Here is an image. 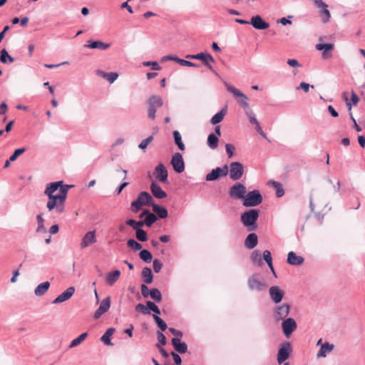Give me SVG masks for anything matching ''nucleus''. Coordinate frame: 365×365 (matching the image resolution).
<instances>
[{
	"label": "nucleus",
	"instance_id": "obj_1",
	"mask_svg": "<svg viewBox=\"0 0 365 365\" xmlns=\"http://www.w3.org/2000/svg\"><path fill=\"white\" fill-rule=\"evenodd\" d=\"M60 182H50L47 184L44 190V195L48 198L46 203V207L48 211L55 210L56 213L61 214L65 210V202L59 196V194L54 195V192L58 190Z\"/></svg>",
	"mask_w": 365,
	"mask_h": 365
},
{
	"label": "nucleus",
	"instance_id": "obj_2",
	"mask_svg": "<svg viewBox=\"0 0 365 365\" xmlns=\"http://www.w3.org/2000/svg\"><path fill=\"white\" fill-rule=\"evenodd\" d=\"M259 216V210L251 209L241 214L240 221L248 231H255L257 228V221Z\"/></svg>",
	"mask_w": 365,
	"mask_h": 365
},
{
	"label": "nucleus",
	"instance_id": "obj_3",
	"mask_svg": "<svg viewBox=\"0 0 365 365\" xmlns=\"http://www.w3.org/2000/svg\"><path fill=\"white\" fill-rule=\"evenodd\" d=\"M153 202V198L150 193L146 191H142L138 195L137 199L131 202V210L137 213L141 210L143 206L151 205Z\"/></svg>",
	"mask_w": 365,
	"mask_h": 365
},
{
	"label": "nucleus",
	"instance_id": "obj_4",
	"mask_svg": "<svg viewBox=\"0 0 365 365\" xmlns=\"http://www.w3.org/2000/svg\"><path fill=\"white\" fill-rule=\"evenodd\" d=\"M263 200L262 195L259 190H253L246 192L245 196L242 200V205L245 207H256L262 203Z\"/></svg>",
	"mask_w": 365,
	"mask_h": 365
},
{
	"label": "nucleus",
	"instance_id": "obj_5",
	"mask_svg": "<svg viewBox=\"0 0 365 365\" xmlns=\"http://www.w3.org/2000/svg\"><path fill=\"white\" fill-rule=\"evenodd\" d=\"M228 165L225 164L222 167H217L212 169L205 176V180L208 182L215 181L221 178H225L228 175Z\"/></svg>",
	"mask_w": 365,
	"mask_h": 365
},
{
	"label": "nucleus",
	"instance_id": "obj_6",
	"mask_svg": "<svg viewBox=\"0 0 365 365\" xmlns=\"http://www.w3.org/2000/svg\"><path fill=\"white\" fill-rule=\"evenodd\" d=\"M229 167L228 174L230 178L233 181H237L243 176L245 170L242 163L240 162H232Z\"/></svg>",
	"mask_w": 365,
	"mask_h": 365
},
{
	"label": "nucleus",
	"instance_id": "obj_7",
	"mask_svg": "<svg viewBox=\"0 0 365 365\" xmlns=\"http://www.w3.org/2000/svg\"><path fill=\"white\" fill-rule=\"evenodd\" d=\"M246 192V186L242 182H237L230 187L229 195L232 199L243 200Z\"/></svg>",
	"mask_w": 365,
	"mask_h": 365
},
{
	"label": "nucleus",
	"instance_id": "obj_8",
	"mask_svg": "<svg viewBox=\"0 0 365 365\" xmlns=\"http://www.w3.org/2000/svg\"><path fill=\"white\" fill-rule=\"evenodd\" d=\"M291 309L290 304L284 303L276 306L273 309V317L276 322L286 319L289 314Z\"/></svg>",
	"mask_w": 365,
	"mask_h": 365
},
{
	"label": "nucleus",
	"instance_id": "obj_9",
	"mask_svg": "<svg viewBox=\"0 0 365 365\" xmlns=\"http://www.w3.org/2000/svg\"><path fill=\"white\" fill-rule=\"evenodd\" d=\"M247 285L251 291L262 292L267 288V284L263 281L260 280L258 274H255L249 277L247 280Z\"/></svg>",
	"mask_w": 365,
	"mask_h": 365
},
{
	"label": "nucleus",
	"instance_id": "obj_10",
	"mask_svg": "<svg viewBox=\"0 0 365 365\" xmlns=\"http://www.w3.org/2000/svg\"><path fill=\"white\" fill-rule=\"evenodd\" d=\"M196 60L201 61L203 64L212 72L216 76L219 77L218 73L216 72V71L214 69L212 66L210 64L211 63L215 62L214 58L212 56L211 54L207 52H200L198 53H196Z\"/></svg>",
	"mask_w": 365,
	"mask_h": 365
},
{
	"label": "nucleus",
	"instance_id": "obj_11",
	"mask_svg": "<svg viewBox=\"0 0 365 365\" xmlns=\"http://www.w3.org/2000/svg\"><path fill=\"white\" fill-rule=\"evenodd\" d=\"M297 324L296 321L289 317L282 322V329L283 334L287 338H289L291 334L297 329Z\"/></svg>",
	"mask_w": 365,
	"mask_h": 365
},
{
	"label": "nucleus",
	"instance_id": "obj_12",
	"mask_svg": "<svg viewBox=\"0 0 365 365\" xmlns=\"http://www.w3.org/2000/svg\"><path fill=\"white\" fill-rule=\"evenodd\" d=\"M170 164L177 173H182L185 170V163L181 153H175L173 155Z\"/></svg>",
	"mask_w": 365,
	"mask_h": 365
},
{
	"label": "nucleus",
	"instance_id": "obj_13",
	"mask_svg": "<svg viewBox=\"0 0 365 365\" xmlns=\"http://www.w3.org/2000/svg\"><path fill=\"white\" fill-rule=\"evenodd\" d=\"M292 351L291 344L289 341L282 344L277 353V361L279 364L285 361L289 356Z\"/></svg>",
	"mask_w": 365,
	"mask_h": 365
},
{
	"label": "nucleus",
	"instance_id": "obj_14",
	"mask_svg": "<svg viewBox=\"0 0 365 365\" xmlns=\"http://www.w3.org/2000/svg\"><path fill=\"white\" fill-rule=\"evenodd\" d=\"M271 300L274 304H279L284 296V292L279 286H272L269 289Z\"/></svg>",
	"mask_w": 365,
	"mask_h": 365
},
{
	"label": "nucleus",
	"instance_id": "obj_15",
	"mask_svg": "<svg viewBox=\"0 0 365 365\" xmlns=\"http://www.w3.org/2000/svg\"><path fill=\"white\" fill-rule=\"evenodd\" d=\"M250 23L254 29L257 30H265L269 27V24L264 21L259 15L252 16Z\"/></svg>",
	"mask_w": 365,
	"mask_h": 365
},
{
	"label": "nucleus",
	"instance_id": "obj_16",
	"mask_svg": "<svg viewBox=\"0 0 365 365\" xmlns=\"http://www.w3.org/2000/svg\"><path fill=\"white\" fill-rule=\"evenodd\" d=\"M315 6L320 9V14L322 16L323 23H327L329 21L331 18V14L329 11L328 10V5L324 3L322 0H314Z\"/></svg>",
	"mask_w": 365,
	"mask_h": 365
},
{
	"label": "nucleus",
	"instance_id": "obj_17",
	"mask_svg": "<svg viewBox=\"0 0 365 365\" xmlns=\"http://www.w3.org/2000/svg\"><path fill=\"white\" fill-rule=\"evenodd\" d=\"M235 99L239 105L243 108L245 113H247L252 109L250 108L249 98L244 93H232Z\"/></svg>",
	"mask_w": 365,
	"mask_h": 365
},
{
	"label": "nucleus",
	"instance_id": "obj_18",
	"mask_svg": "<svg viewBox=\"0 0 365 365\" xmlns=\"http://www.w3.org/2000/svg\"><path fill=\"white\" fill-rule=\"evenodd\" d=\"M110 307V297H106L103 299L100 304L99 307L94 312L93 317L95 319L100 318L104 313H106Z\"/></svg>",
	"mask_w": 365,
	"mask_h": 365
},
{
	"label": "nucleus",
	"instance_id": "obj_19",
	"mask_svg": "<svg viewBox=\"0 0 365 365\" xmlns=\"http://www.w3.org/2000/svg\"><path fill=\"white\" fill-rule=\"evenodd\" d=\"M155 178L158 179L161 182H168V171L163 163L158 164L154 170Z\"/></svg>",
	"mask_w": 365,
	"mask_h": 365
},
{
	"label": "nucleus",
	"instance_id": "obj_20",
	"mask_svg": "<svg viewBox=\"0 0 365 365\" xmlns=\"http://www.w3.org/2000/svg\"><path fill=\"white\" fill-rule=\"evenodd\" d=\"M75 287H69L63 293L58 295L53 302V304H60L68 300L75 293Z\"/></svg>",
	"mask_w": 365,
	"mask_h": 365
},
{
	"label": "nucleus",
	"instance_id": "obj_21",
	"mask_svg": "<svg viewBox=\"0 0 365 365\" xmlns=\"http://www.w3.org/2000/svg\"><path fill=\"white\" fill-rule=\"evenodd\" d=\"M110 46V43H104L100 40H92L90 39L87 41V43L84 45V47L91 49H99L106 50Z\"/></svg>",
	"mask_w": 365,
	"mask_h": 365
},
{
	"label": "nucleus",
	"instance_id": "obj_22",
	"mask_svg": "<svg viewBox=\"0 0 365 365\" xmlns=\"http://www.w3.org/2000/svg\"><path fill=\"white\" fill-rule=\"evenodd\" d=\"M96 242V232L90 231L86 233L81 242V247L86 248Z\"/></svg>",
	"mask_w": 365,
	"mask_h": 365
},
{
	"label": "nucleus",
	"instance_id": "obj_23",
	"mask_svg": "<svg viewBox=\"0 0 365 365\" xmlns=\"http://www.w3.org/2000/svg\"><path fill=\"white\" fill-rule=\"evenodd\" d=\"M171 343L177 352L185 354L187 351V346L185 342L181 341V339L173 338Z\"/></svg>",
	"mask_w": 365,
	"mask_h": 365
},
{
	"label": "nucleus",
	"instance_id": "obj_24",
	"mask_svg": "<svg viewBox=\"0 0 365 365\" xmlns=\"http://www.w3.org/2000/svg\"><path fill=\"white\" fill-rule=\"evenodd\" d=\"M304 259L303 257L297 255L296 253L293 251H291L287 255V262L288 264L291 265H301L303 264Z\"/></svg>",
	"mask_w": 365,
	"mask_h": 365
},
{
	"label": "nucleus",
	"instance_id": "obj_25",
	"mask_svg": "<svg viewBox=\"0 0 365 365\" xmlns=\"http://www.w3.org/2000/svg\"><path fill=\"white\" fill-rule=\"evenodd\" d=\"M150 190L153 196L158 199H163L167 196L166 192L155 182L150 184Z\"/></svg>",
	"mask_w": 365,
	"mask_h": 365
},
{
	"label": "nucleus",
	"instance_id": "obj_26",
	"mask_svg": "<svg viewBox=\"0 0 365 365\" xmlns=\"http://www.w3.org/2000/svg\"><path fill=\"white\" fill-rule=\"evenodd\" d=\"M154 214L160 219H165L168 217V212L165 207L158 204H152Z\"/></svg>",
	"mask_w": 365,
	"mask_h": 365
},
{
	"label": "nucleus",
	"instance_id": "obj_27",
	"mask_svg": "<svg viewBox=\"0 0 365 365\" xmlns=\"http://www.w3.org/2000/svg\"><path fill=\"white\" fill-rule=\"evenodd\" d=\"M227 113V106H225L218 113L215 114L210 119V123L217 125L220 123Z\"/></svg>",
	"mask_w": 365,
	"mask_h": 365
},
{
	"label": "nucleus",
	"instance_id": "obj_28",
	"mask_svg": "<svg viewBox=\"0 0 365 365\" xmlns=\"http://www.w3.org/2000/svg\"><path fill=\"white\" fill-rule=\"evenodd\" d=\"M258 242L257 235L254 233H250L245 240V246L248 249H253L256 247Z\"/></svg>",
	"mask_w": 365,
	"mask_h": 365
},
{
	"label": "nucleus",
	"instance_id": "obj_29",
	"mask_svg": "<svg viewBox=\"0 0 365 365\" xmlns=\"http://www.w3.org/2000/svg\"><path fill=\"white\" fill-rule=\"evenodd\" d=\"M334 349V344H329V342H325L324 344H322L321 348L317 354V358L326 357L327 354L333 351Z\"/></svg>",
	"mask_w": 365,
	"mask_h": 365
},
{
	"label": "nucleus",
	"instance_id": "obj_30",
	"mask_svg": "<svg viewBox=\"0 0 365 365\" xmlns=\"http://www.w3.org/2000/svg\"><path fill=\"white\" fill-rule=\"evenodd\" d=\"M120 272L118 269L110 272L106 274V282L109 286L113 285L119 279Z\"/></svg>",
	"mask_w": 365,
	"mask_h": 365
},
{
	"label": "nucleus",
	"instance_id": "obj_31",
	"mask_svg": "<svg viewBox=\"0 0 365 365\" xmlns=\"http://www.w3.org/2000/svg\"><path fill=\"white\" fill-rule=\"evenodd\" d=\"M50 282L46 281L39 284L34 289V294L36 296H42L49 289Z\"/></svg>",
	"mask_w": 365,
	"mask_h": 365
},
{
	"label": "nucleus",
	"instance_id": "obj_32",
	"mask_svg": "<svg viewBox=\"0 0 365 365\" xmlns=\"http://www.w3.org/2000/svg\"><path fill=\"white\" fill-rule=\"evenodd\" d=\"M142 277L143 279V282L145 284H151L153 281V274L152 273L151 269L145 267L143 269L142 272Z\"/></svg>",
	"mask_w": 365,
	"mask_h": 365
},
{
	"label": "nucleus",
	"instance_id": "obj_33",
	"mask_svg": "<svg viewBox=\"0 0 365 365\" xmlns=\"http://www.w3.org/2000/svg\"><path fill=\"white\" fill-rule=\"evenodd\" d=\"M15 58L9 55V52L6 51V48H3L1 50L0 52V61L2 63H13L14 62Z\"/></svg>",
	"mask_w": 365,
	"mask_h": 365
},
{
	"label": "nucleus",
	"instance_id": "obj_34",
	"mask_svg": "<svg viewBox=\"0 0 365 365\" xmlns=\"http://www.w3.org/2000/svg\"><path fill=\"white\" fill-rule=\"evenodd\" d=\"M114 331L115 329L113 327L108 329L101 336V340L108 346H113V344L110 341V337Z\"/></svg>",
	"mask_w": 365,
	"mask_h": 365
},
{
	"label": "nucleus",
	"instance_id": "obj_35",
	"mask_svg": "<svg viewBox=\"0 0 365 365\" xmlns=\"http://www.w3.org/2000/svg\"><path fill=\"white\" fill-rule=\"evenodd\" d=\"M175 145L180 150H185V146L182 140V137L178 130H174L173 133Z\"/></svg>",
	"mask_w": 365,
	"mask_h": 365
},
{
	"label": "nucleus",
	"instance_id": "obj_36",
	"mask_svg": "<svg viewBox=\"0 0 365 365\" xmlns=\"http://www.w3.org/2000/svg\"><path fill=\"white\" fill-rule=\"evenodd\" d=\"M125 224L130 227H131L134 230L138 231L143 226H144L143 221H136L133 219H128L125 221Z\"/></svg>",
	"mask_w": 365,
	"mask_h": 365
},
{
	"label": "nucleus",
	"instance_id": "obj_37",
	"mask_svg": "<svg viewBox=\"0 0 365 365\" xmlns=\"http://www.w3.org/2000/svg\"><path fill=\"white\" fill-rule=\"evenodd\" d=\"M157 220L158 217L149 210L143 221L145 225L150 227Z\"/></svg>",
	"mask_w": 365,
	"mask_h": 365
},
{
	"label": "nucleus",
	"instance_id": "obj_38",
	"mask_svg": "<svg viewBox=\"0 0 365 365\" xmlns=\"http://www.w3.org/2000/svg\"><path fill=\"white\" fill-rule=\"evenodd\" d=\"M98 73H101V76L106 78L110 83H113L118 77V74L115 72L106 73L98 71Z\"/></svg>",
	"mask_w": 365,
	"mask_h": 365
},
{
	"label": "nucleus",
	"instance_id": "obj_39",
	"mask_svg": "<svg viewBox=\"0 0 365 365\" xmlns=\"http://www.w3.org/2000/svg\"><path fill=\"white\" fill-rule=\"evenodd\" d=\"M219 139L218 137L214 134L210 133L207 137V145L208 146L212 148L215 149L218 145Z\"/></svg>",
	"mask_w": 365,
	"mask_h": 365
},
{
	"label": "nucleus",
	"instance_id": "obj_40",
	"mask_svg": "<svg viewBox=\"0 0 365 365\" xmlns=\"http://www.w3.org/2000/svg\"><path fill=\"white\" fill-rule=\"evenodd\" d=\"M148 104L150 106L158 109L163 105V101L160 98L153 96L149 98Z\"/></svg>",
	"mask_w": 365,
	"mask_h": 365
},
{
	"label": "nucleus",
	"instance_id": "obj_41",
	"mask_svg": "<svg viewBox=\"0 0 365 365\" xmlns=\"http://www.w3.org/2000/svg\"><path fill=\"white\" fill-rule=\"evenodd\" d=\"M334 45L331 43H320L316 45V49L322 51H331Z\"/></svg>",
	"mask_w": 365,
	"mask_h": 365
},
{
	"label": "nucleus",
	"instance_id": "obj_42",
	"mask_svg": "<svg viewBox=\"0 0 365 365\" xmlns=\"http://www.w3.org/2000/svg\"><path fill=\"white\" fill-rule=\"evenodd\" d=\"M271 185L276 190V195L277 197H281L284 195V190L282 185L277 181H271Z\"/></svg>",
	"mask_w": 365,
	"mask_h": 365
},
{
	"label": "nucleus",
	"instance_id": "obj_43",
	"mask_svg": "<svg viewBox=\"0 0 365 365\" xmlns=\"http://www.w3.org/2000/svg\"><path fill=\"white\" fill-rule=\"evenodd\" d=\"M149 296L153 302H160L162 300V294L158 288H152Z\"/></svg>",
	"mask_w": 365,
	"mask_h": 365
},
{
	"label": "nucleus",
	"instance_id": "obj_44",
	"mask_svg": "<svg viewBox=\"0 0 365 365\" xmlns=\"http://www.w3.org/2000/svg\"><path fill=\"white\" fill-rule=\"evenodd\" d=\"M140 258L146 263H150L153 259L152 254L147 250H142L139 253Z\"/></svg>",
	"mask_w": 365,
	"mask_h": 365
},
{
	"label": "nucleus",
	"instance_id": "obj_45",
	"mask_svg": "<svg viewBox=\"0 0 365 365\" xmlns=\"http://www.w3.org/2000/svg\"><path fill=\"white\" fill-rule=\"evenodd\" d=\"M55 182H60V186L58 189V190H59L58 194H59V196L63 199L64 202H66L67 194L68 192V187H63V180L56 181Z\"/></svg>",
	"mask_w": 365,
	"mask_h": 365
},
{
	"label": "nucleus",
	"instance_id": "obj_46",
	"mask_svg": "<svg viewBox=\"0 0 365 365\" xmlns=\"http://www.w3.org/2000/svg\"><path fill=\"white\" fill-rule=\"evenodd\" d=\"M87 336H88L87 332L82 333L78 337H76V339L72 340V341L71 342V344L69 345V347L73 348V347L76 346L77 345L81 344L87 337Z\"/></svg>",
	"mask_w": 365,
	"mask_h": 365
},
{
	"label": "nucleus",
	"instance_id": "obj_47",
	"mask_svg": "<svg viewBox=\"0 0 365 365\" xmlns=\"http://www.w3.org/2000/svg\"><path fill=\"white\" fill-rule=\"evenodd\" d=\"M153 319L155 322L158 327L161 331L166 330V329L168 328V326H167L166 323L164 322V320H163L160 317H158L156 314H153Z\"/></svg>",
	"mask_w": 365,
	"mask_h": 365
},
{
	"label": "nucleus",
	"instance_id": "obj_48",
	"mask_svg": "<svg viewBox=\"0 0 365 365\" xmlns=\"http://www.w3.org/2000/svg\"><path fill=\"white\" fill-rule=\"evenodd\" d=\"M127 245L133 251H138L142 249V245L133 239H130L127 242Z\"/></svg>",
	"mask_w": 365,
	"mask_h": 365
},
{
	"label": "nucleus",
	"instance_id": "obj_49",
	"mask_svg": "<svg viewBox=\"0 0 365 365\" xmlns=\"http://www.w3.org/2000/svg\"><path fill=\"white\" fill-rule=\"evenodd\" d=\"M135 237L140 242H145L148 240V234L146 231L143 229L135 231Z\"/></svg>",
	"mask_w": 365,
	"mask_h": 365
},
{
	"label": "nucleus",
	"instance_id": "obj_50",
	"mask_svg": "<svg viewBox=\"0 0 365 365\" xmlns=\"http://www.w3.org/2000/svg\"><path fill=\"white\" fill-rule=\"evenodd\" d=\"M252 260L258 263L259 265L262 264V255L259 250H255L251 255Z\"/></svg>",
	"mask_w": 365,
	"mask_h": 365
},
{
	"label": "nucleus",
	"instance_id": "obj_51",
	"mask_svg": "<svg viewBox=\"0 0 365 365\" xmlns=\"http://www.w3.org/2000/svg\"><path fill=\"white\" fill-rule=\"evenodd\" d=\"M42 216H43L42 213H40L36 216V220H37V223H38V227L36 229L37 232H41V231L45 232L46 231V228L43 225L44 220H43Z\"/></svg>",
	"mask_w": 365,
	"mask_h": 365
},
{
	"label": "nucleus",
	"instance_id": "obj_52",
	"mask_svg": "<svg viewBox=\"0 0 365 365\" xmlns=\"http://www.w3.org/2000/svg\"><path fill=\"white\" fill-rule=\"evenodd\" d=\"M146 304L148 305L149 308V312L150 313V311L153 312V314H160V309L159 307L155 304V302L151 301H147Z\"/></svg>",
	"mask_w": 365,
	"mask_h": 365
},
{
	"label": "nucleus",
	"instance_id": "obj_53",
	"mask_svg": "<svg viewBox=\"0 0 365 365\" xmlns=\"http://www.w3.org/2000/svg\"><path fill=\"white\" fill-rule=\"evenodd\" d=\"M263 258L268 264L269 268H272V257L271 252L269 250H264L263 252Z\"/></svg>",
	"mask_w": 365,
	"mask_h": 365
},
{
	"label": "nucleus",
	"instance_id": "obj_54",
	"mask_svg": "<svg viewBox=\"0 0 365 365\" xmlns=\"http://www.w3.org/2000/svg\"><path fill=\"white\" fill-rule=\"evenodd\" d=\"M135 309L136 312H141L143 314H150L149 308L146 304L145 305L143 304H138Z\"/></svg>",
	"mask_w": 365,
	"mask_h": 365
},
{
	"label": "nucleus",
	"instance_id": "obj_55",
	"mask_svg": "<svg viewBox=\"0 0 365 365\" xmlns=\"http://www.w3.org/2000/svg\"><path fill=\"white\" fill-rule=\"evenodd\" d=\"M26 151L25 148H20L18 149H16L13 154L10 156V160L11 161H15L19 156H20L21 154H23Z\"/></svg>",
	"mask_w": 365,
	"mask_h": 365
},
{
	"label": "nucleus",
	"instance_id": "obj_56",
	"mask_svg": "<svg viewBox=\"0 0 365 365\" xmlns=\"http://www.w3.org/2000/svg\"><path fill=\"white\" fill-rule=\"evenodd\" d=\"M143 66L145 67L151 66L152 69L154 71H159L161 69V67L159 66L157 61H144L143 63Z\"/></svg>",
	"mask_w": 365,
	"mask_h": 365
},
{
	"label": "nucleus",
	"instance_id": "obj_57",
	"mask_svg": "<svg viewBox=\"0 0 365 365\" xmlns=\"http://www.w3.org/2000/svg\"><path fill=\"white\" fill-rule=\"evenodd\" d=\"M153 140V135H151L149 137H148L147 138L142 140L141 143L138 145V148L142 150L145 149L147 148L148 145L150 142H152Z\"/></svg>",
	"mask_w": 365,
	"mask_h": 365
},
{
	"label": "nucleus",
	"instance_id": "obj_58",
	"mask_svg": "<svg viewBox=\"0 0 365 365\" xmlns=\"http://www.w3.org/2000/svg\"><path fill=\"white\" fill-rule=\"evenodd\" d=\"M179 64L182 66H187V67H200V65L193 63L190 61H187L185 59L180 58Z\"/></svg>",
	"mask_w": 365,
	"mask_h": 365
},
{
	"label": "nucleus",
	"instance_id": "obj_59",
	"mask_svg": "<svg viewBox=\"0 0 365 365\" xmlns=\"http://www.w3.org/2000/svg\"><path fill=\"white\" fill-rule=\"evenodd\" d=\"M246 115L248 117L249 120H250V122L252 123V124H255V125H257V124H259V122L258 120H257L256 117H255V115L254 113V112L252 111V110L245 113Z\"/></svg>",
	"mask_w": 365,
	"mask_h": 365
},
{
	"label": "nucleus",
	"instance_id": "obj_60",
	"mask_svg": "<svg viewBox=\"0 0 365 365\" xmlns=\"http://www.w3.org/2000/svg\"><path fill=\"white\" fill-rule=\"evenodd\" d=\"M180 59V58L176 55H167V56H163L161 58V61L164 62V61H173L179 64Z\"/></svg>",
	"mask_w": 365,
	"mask_h": 365
},
{
	"label": "nucleus",
	"instance_id": "obj_61",
	"mask_svg": "<svg viewBox=\"0 0 365 365\" xmlns=\"http://www.w3.org/2000/svg\"><path fill=\"white\" fill-rule=\"evenodd\" d=\"M153 269L155 273L160 272V271L161 270V269L163 266V263L158 259H155L153 260Z\"/></svg>",
	"mask_w": 365,
	"mask_h": 365
},
{
	"label": "nucleus",
	"instance_id": "obj_62",
	"mask_svg": "<svg viewBox=\"0 0 365 365\" xmlns=\"http://www.w3.org/2000/svg\"><path fill=\"white\" fill-rule=\"evenodd\" d=\"M225 150H226V153L227 154L228 158H231L234 155V151L235 150V147L230 143H227L225 145Z\"/></svg>",
	"mask_w": 365,
	"mask_h": 365
},
{
	"label": "nucleus",
	"instance_id": "obj_63",
	"mask_svg": "<svg viewBox=\"0 0 365 365\" xmlns=\"http://www.w3.org/2000/svg\"><path fill=\"white\" fill-rule=\"evenodd\" d=\"M309 88H314V87L313 85H310L308 83L301 82L300 84L298 86H297L296 89H302L303 91H308Z\"/></svg>",
	"mask_w": 365,
	"mask_h": 365
},
{
	"label": "nucleus",
	"instance_id": "obj_64",
	"mask_svg": "<svg viewBox=\"0 0 365 365\" xmlns=\"http://www.w3.org/2000/svg\"><path fill=\"white\" fill-rule=\"evenodd\" d=\"M140 290L143 297L145 298L148 297L151 292V289H149L145 284L140 285Z\"/></svg>",
	"mask_w": 365,
	"mask_h": 365
}]
</instances>
